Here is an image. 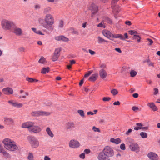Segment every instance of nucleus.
<instances>
[{"label":"nucleus","instance_id":"f8f14e48","mask_svg":"<svg viewBox=\"0 0 160 160\" xmlns=\"http://www.w3.org/2000/svg\"><path fill=\"white\" fill-rule=\"evenodd\" d=\"M118 0H113L111 3L112 7L114 11L116 12H118L120 10V9H119L120 7L118 5L115 6L116 3Z\"/></svg>","mask_w":160,"mask_h":160},{"label":"nucleus","instance_id":"5fc2aeb1","mask_svg":"<svg viewBox=\"0 0 160 160\" xmlns=\"http://www.w3.org/2000/svg\"><path fill=\"white\" fill-rule=\"evenodd\" d=\"M132 110L134 111H138L139 110V109L138 107H136V106H133L132 108Z\"/></svg>","mask_w":160,"mask_h":160},{"label":"nucleus","instance_id":"e2e57ef3","mask_svg":"<svg viewBox=\"0 0 160 160\" xmlns=\"http://www.w3.org/2000/svg\"><path fill=\"white\" fill-rule=\"evenodd\" d=\"M78 31L77 30H73L72 32V34H78Z\"/></svg>","mask_w":160,"mask_h":160},{"label":"nucleus","instance_id":"39448f33","mask_svg":"<svg viewBox=\"0 0 160 160\" xmlns=\"http://www.w3.org/2000/svg\"><path fill=\"white\" fill-rule=\"evenodd\" d=\"M1 25L3 30H8L14 25V24L12 21L3 19L1 22Z\"/></svg>","mask_w":160,"mask_h":160},{"label":"nucleus","instance_id":"2eb2a0df","mask_svg":"<svg viewBox=\"0 0 160 160\" xmlns=\"http://www.w3.org/2000/svg\"><path fill=\"white\" fill-rule=\"evenodd\" d=\"M148 157L151 160H158V159L157 154L152 152H149Z\"/></svg>","mask_w":160,"mask_h":160},{"label":"nucleus","instance_id":"338daca9","mask_svg":"<svg viewBox=\"0 0 160 160\" xmlns=\"http://www.w3.org/2000/svg\"><path fill=\"white\" fill-rule=\"evenodd\" d=\"M120 104V102L119 101H117V102H115L113 103V105H119Z\"/></svg>","mask_w":160,"mask_h":160},{"label":"nucleus","instance_id":"37998d69","mask_svg":"<svg viewBox=\"0 0 160 160\" xmlns=\"http://www.w3.org/2000/svg\"><path fill=\"white\" fill-rule=\"evenodd\" d=\"M61 50L60 48H58L55 49L54 53L58 56H59V53Z\"/></svg>","mask_w":160,"mask_h":160},{"label":"nucleus","instance_id":"603ef678","mask_svg":"<svg viewBox=\"0 0 160 160\" xmlns=\"http://www.w3.org/2000/svg\"><path fill=\"white\" fill-rule=\"evenodd\" d=\"M92 72V71H89L84 76V77H88Z\"/></svg>","mask_w":160,"mask_h":160},{"label":"nucleus","instance_id":"052dcab7","mask_svg":"<svg viewBox=\"0 0 160 160\" xmlns=\"http://www.w3.org/2000/svg\"><path fill=\"white\" fill-rule=\"evenodd\" d=\"M25 49L22 47H20L19 48V50L20 52H25Z\"/></svg>","mask_w":160,"mask_h":160},{"label":"nucleus","instance_id":"a878e982","mask_svg":"<svg viewBox=\"0 0 160 160\" xmlns=\"http://www.w3.org/2000/svg\"><path fill=\"white\" fill-rule=\"evenodd\" d=\"M136 126L134 128V129L136 131L142 129V127L143 126L142 124L140 123H136Z\"/></svg>","mask_w":160,"mask_h":160},{"label":"nucleus","instance_id":"0eeeda50","mask_svg":"<svg viewBox=\"0 0 160 160\" xmlns=\"http://www.w3.org/2000/svg\"><path fill=\"white\" fill-rule=\"evenodd\" d=\"M50 114V112L42 111H38L32 112L31 113L32 116L38 117L40 116H48Z\"/></svg>","mask_w":160,"mask_h":160},{"label":"nucleus","instance_id":"bf43d9fd","mask_svg":"<svg viewBox=\"0 0 160 160\" xmlns=\"http://www.w3.org/2000/svg\"><path fill=\"white\" fill-rule=\"evenodd\" d=\"M132 130L131 129H129L128 131L126 132L125 134L126 135H129L130 133L132 132Z\"/></svg>","mask_w":160,"mask_h":160},{"label":"nucleus","instance_id":"4468645a","mask_svg":"<svg viewBox=\"0 0 160 160\" xmlns=\"http://www.w3.org/2000/svg\"><path fill=\"white\" fill-rule=\"evenodd\" d=\"M2 92L4 94L7 95H9L13 93L12 89L9 87L4 88L2 89Z\"/></svg>","mask_w":160,"mask_h":160},{"label":"nucleus","instance_id":"473e14b6","mask_svg":"<svg viewBox=\"0 0 160 160\" xmlns=\"http://www.w3.org/2000/svg\"><path fill=\"white\" fill-rule=\"evenodd\" d=\"M98 43H101L103 42H107V41L105 40L104 39L100 36H98Z\"/></svg>","mask_w":160,"mask_h":160},{"label":"nucleus","instance_id":"72a5a7b5","mask_svg":"<svg viewBox=\"0 0 160 160\" xmlns=\"http://www.w3.org/2000/svg\"><path fill=\"white\" fill-rule=\"evenodd\" d=\"M26 80L27 81L31 82H37L38 81V80H36V79H34L32 78H30L28 77L27 78H26Z\"/></svg>","mask_w":160,"mask_h":160},{"label":"nucleus","instance_id":"aec40b11","mask_svg":"<svg viewBox=\"0 0 160 160\" xmlns=\"http://www.w3.org/2000/svg\"><path fill=\"white\" fill-rule=\"evenodd\" d=\"M110 141L112 143L118 144L121 143V140L119 138H117L116 139L114 138H111L110 139Z\"/></svg>","mask_w":160,"mask_h":160},{"label":"nucleus","instance_id":"7c9ffc66","mask_svg":"<svg viewBox=\"0 0 160 160\" xmlns=\"http://www.w3.org/2000/svg\"><path fill=\"white\" fill-rule=\"evenodd\" d=\"M103 21L104 22H105L109 24H112V20L108 17H105L103 19Z\"/></svg>","mask_w":160,"mask_h":160},{"label":"nucleus","instance_id":"0e129e2a","mask_svg":"<svg viewBox=\"0 0 160 160\" xmlns=\"http://www.w3.org/2000/svg\"><path fill=\"white\" fill-rule=\"evenodd\" d=\"M88 52L92 55H94L95 53V52L94 51L91 49H89Z\"/></svg>","mask_w":160,"mask_h":160},{"label":"nucleus","instance_id":"dca6fc26","mask_svg":"<svg viewBox=\"0 0 160 160\" xmlns=\"http://www.w3.org/2000/svg\"><path fill=\"white\" fill-rule=\"evenodd\" d=\"M13 32L16 35L21 36L22 34L23 31L21 28L15 27L13 28Z\"/></svg>","mask_w":160,"mask_h":160},{"label":"nucleus","instance_id":"a18cd8bd","mask_svg":"<svg viewBox=\"0 0 160 160\" xmlns=\"http://www.w3.org/2000/svg\"><path fill=\"white\" fill-rule=\"evenodd\" d=\"M97 26L100 28H105V25H104L103 21H102Z\"/></svg>","mask_w":160,"mask_h":160},{"label":"nucleus","instance_id":"4d7b16f0","mask_svg":"<svg viewBox=\"0 0 160 160\" xmlns=\"http://www.w3.org/2000/svg\"><path fill=\"white\" fill-rule=\"evenodd\" d=\"M147 62L149 66H151L152 67H154L153 63L152 62H151L149 60Z\"/></svg>","mask_w":160,"mask_h":160},{"label":"nucleus","instance_id":"ddd939ff","mask_svg":"<svg viewBox=\"0 0 160 160\" xmlns=\"http://www.w3.org/2000/svg\"><path fill=\"white\" fill-rule=\"evenodd\" d=\"M8 102L10 104L15 107L20 108L23 106V104L22 103H18L14 100H9Z\"/></svg>","mask_w":160,"mask_h":160},{"label":"nucleus","instance_id":"5701e85b","mask_svg":"<svg viewBox=\"0 0 160 160\" xmlns=\"http://www.w3.org/2000/svg\"><path fill=\"white\" fill-rule=\"evenodd\" d=\"M98 74L97 73L92 74L89 78L88 80L90 81H94L97 78Z\"/></svg>","mask_w":160,"mask_h":160},{"label":"nucleus","instance_id":"412c9836","mask_svg":"<svg viewBox=\"0 0 160 160\" xmlns=\"http://www.w3.org/2000/svg\"><path fill=\"white\" fill-rule=\"evenodd\" d=\"M4 119L5 123L8 125L12 124L13 122V120L10 118L5 117Z\"/></svg>","mask_w":160,"mask_h":160},{"label":"nucleus","instance_id":"c03bdc74","mask_svg":"<svg viewBox=\"0 0 160 160\" xmlns=\"http://www.w3.org/2000/svg\"><path fill=\"white\" fill-rule=\"evenodd\" d=\"M38 62L41 63H44L45 62V58L43 57H42L39 60Z\"/></svg>","mask_w":160,"mask_h":160},{"label":"nucleus","instance_id":"4be33fe9","mask_svg":"<svg viewBox=\"0 0 160 160\" xmlns=\"http://www.w3.org/2000/svg\"><path fill=\"white\" fill-rule=\"evenodd\" d=\"M147 105L150 107L153 111H156L158 110V108L153 102L148 103L147 104Z\"/></svg>","mask_w":160,"mask_h":160},{"label":"nucleus","instance_id":"864d4df0","mask_svg":"<svg viewBox=\"0 0 160 160\" xmlns=\"http://www.w3.org/2000/svg\"><path fill=\"white\" fill-rule=\"evenodd\" d=\"M79 157L82 159H84L85 158V154L84 153H82L79 155Z\"/></svg>","mask_w":160,"mask_h":160},{"label":"nucleus","instance_id":"13d9d810","mask_svg":"<svg viewBox=\"0 0 160 160\" xmlns=\"http://www.w3.org/2000/svg\"><path fill=\"white\" fill-rule=\"evenodd\" d=\"M55 40L57 41H61V36H57L55 37Z\"/></svg>","mask_w":160,"mask_h":160},{"label":"nucleus","instance_id":"f704fd0d","mask_svg":"<svg viewBox=\"0 0 160 160\" xmlns=\"http://www.w3.org/2000/svg\"><path fill=\"white\" fill-rule=\"evenodd\" d=\"M130 74L131 77H134L137 74V72L134 70H131L130 72Z\"/></svg>","mask_w":160,"mask_h":160},{"label":"nucleus","instance_id":"de8ad7c7","mask_svg":"<svg viewBox=\"0 0 160 160\" xmlns=\"http://www.w3.org/2000/svg\"><path fill=\"white\" fill-rule=\"evenodd\" d=\"M92 129L95 132H100V131L99 129L98 128H96L95 126H93L92 128Z\"/></svg>","mask_w":160,"mask_h":160},{"label":"nucleus","instance_id":"4c0bfd02","mask_svg":"<svg viewBox=\"0 0 160 160\" xmlns=\"http://www.w3.org/2000/svg\"><path fill=\"white\" fill-rule=\"evenodd\" d=\"M111 93L114 96H115L118 93V91L115 89H113L111 91Z\"/></svg>","mask_w":160,"mask_h":160},{"label":"nucleus","instance_id":"680f3d73","mask_svg":"<svg viewBox=\"0 0 160 160\" xmlns=\"http://www.w3.org/2000/svg\"><path fill=\"white\" fill-rule=\"evenodd\" d=\"M63 25V22L62 21H61L60 22L59 25V27L60 28H62V27Z\"/></svg>","mask_w":160,"mask_h":160},{"label":"nucleus","instance_id":"1a4fd4ad","mask_svg":"<svg viewBox=\"0 0 160 160\" xmlns=\"http://www.w3.org/2000/svg\"><path fill=\"white\" fill-rule=\"evenodd\" d=\"M35 123L32 122H28L23 123L21 127L23 128H28V130L30 132L32 127L34 125Z\"/></svg>","mask_w":160,"mask_h":160},{"label":"nucleus","instance_id":"6e6552de","mask_svg":"<svg viewBox=\"0 0 160 160\" xmlns=\"http://www.w3.org/2000/svg\"><path fill=\"white\" fill-rule=\"evenodd\" d=\"M69 146L72 148H77L80 147V144L77 140L75 139H72L70 141Z\"/></svg>","mask_w":160,"mask_h":160},{"label":"nucleus","instance_id":"20e7f679","mask_svg":"<svg viewBox=\"0 0 160 160\" xmlns=\"http://www.w3.org/2000/svg\"><path fill=\"white\" fill-rule=\"evenodd\" d=\"M127 144L128 145L130 149L132 151L138 152L140 151V147L139 145L136 142H133V140L128 138L126 139Z\"/></svg>","mask_w":160,"mask_h":160},{"label":"nucleus","instance_id":"c756f323","mask_svg":"<svg viewBox=\"0 0 160 160\" xmlns=\"http://www.w3.org/2000/svg\"><path fill=\"white\" fill-rule=\"evenodd\" d=\"M50 68L49 67L46 68H43L41 71V73L45 74L46 72H48L49 71Z\"/></svg>","mask_w":160,"mask_h":160},{"label":"nucleus","instance_id":"6ab92c4d","mask_svg":"<svg viewBox=\"0 0 160 160\" xmlns=\"http://www.w3.org/2000/svg\"><path fill=\"white\" fill-rule=\"evenodd\" d=\"M75 124L74 122H69L66 124V128L67 129H72L75 128Z\"/></svg>","mask_w":160,"mask_h":160},{"label":"nucleus","instance_id":"2f4dec72","mask_svg":"<svg viewBox=\"0 0 160 160\" xmlns=\"http://www.w3.org/2000/svg\"><path fill=\"white\" fill-rule=\"evenodd\" d=\"M62 41L64 42H67L69 41V39L63 35H61V41Z\"/></svg>","mask_w":160,"mask_h":160},{"label":"nucleus","instance_id":"a19ab883","mask_svg":"<svg viewBox=\"0 0 160 160\" xmlns=\"http://www.w3.org/2000/svg\"><path fill=\"white\" fill-rule=\"evenodd\" d=\"M128 32L131 35H133L134 37L136 36L137 33V32L135 30H130Z\"/></svg>","mask_w":160,"mask_h":160},{"label":"nucleus","instance_id":"c9c22d12","mask_svg":"<svg viewBox=\"0 0 160 160\" xmlns=\"http://www.w3.org/2000/svg\"><path fill=\"white\" fill-rule=\"evenodd\" d=\"M140 134L141 137L143 138H146L148 137V134L145 132H141Z\"/></svg>","mask_w":160,"mask_h":160},{"label":"nucleus","instance_id":"6e6d98bb","mask_svg":"<svg viewBox=\"0 0 160 160\" xmlns=\"http://www.w3.org/2000/svg\"><path fill=\"white\" fill-rule=\"evenodd\" d=\"M90 152L91 151L89 149H86L84 150V153L87 154H88L90 153Z\"/></svg>","mask_w":160,"mask_h":160},{"label":"nucleus","instance_id":"bb28decb","mask_svg":"<svg viewBox=\"0 0 160 160\" xmlns=\"http://www.w3.org/2000/svg\"><path fill=\"white\" fill-rule=\"evenodd\" d=\"M52 8L50 7H47L45 8L43 10V13L44 14H48L51 11Z\"/></svg>","mask_w":160,"mask_h":160},{"label":"nucleus","instance_id":"69168bd1","mask_svg":"<svg viewBox=\"0 0 160 160\" xmlns=\"http://www.w3.org/2000/svg\"><path fill=\"white\" fill-rule=\"evenodd\" d=\"M44 160H51V158L48 156H45L44 158Z\"/></svg>","mask_w":160,"mask_h":160},{"label":"nucleus","instance_id":"f03ea898","mask_svg":"<svg viewBox=\"0 0 160 160\" xmlns=\"http://www.w3.org/2000/svg\"><path fill=\"white\" fill-rule=\"evenodd\" d=\"M38 21L39 23L47 29L50 31L53 30L52 25L54 23V20L51 14H47L45 15L44 19L39 18Z\"/></svg>","mask_w":160,"mask_h":160},{"label":"nucleus","instance_id":"f257e3e1","mask_svg":"<svg viewBox=\"0 0 160 160\" xmlns=\"http://www.w3.org/2000/svg\"><path fill=\"white\" fill-rule=\"evenodd\" d=\"M114 151L111 147L107 146L104 148L102 151L98 155V160H111V158L114 156Z\"/></svg>","mask_w":160,"mask_h":160},{"label":"nucleus","instance_id":"b1692460","mask_svg":"<svg viewBox=\"0 0 160 160\" xmlns=\"http://www.w3.org/2000/svg\"><path fill=\"white\" fill-rule=\"evenodd\" d=\"M46 132L48 135L51 138L54 137V135L52 132L51 131L49 127H47L46 128Z\"/></svg>","mask_w":160,"mask_h":160},{"label":"nucleus","instance_id":"e433bc0d","mask_svg":"<svg viewBox=\"0 0 160 160\" xmlns=\"http://www.w3.org/2000/svg\"><path fill=\"white\" fill-rule=\"evenodd\" d=\"M1 153H2L3 155L5 157H8L9 156V154L6 151H5L3 149V150H2V152Z\"/></svg>","mask_w":160,"mask_h":160},{"label":"nucleus","instance_id":"a211bd4d","mask_svg":"<svg viewBox=\"0 0 160 160\" xmlns=\"http://www.w3.org/2000/svg\"><path fill=\"white\" fill-rule=\"evenodd\" d=\"M99 75L102 79L105 78L107 76V71L104 69H101L99 71Z\"/></svg>","mask_w":160,"mask_h":160},{"label":"nucleus","instance_id":"79ce46f5","mask_svg":"<svg viewBox=\"0 0 160 160\" xmlns=\"http://www.w3.org/2000/svg\"><path fill=\"white\" fill-rule=\"evenodd\" d=\"M147 42H148V46H151L153 44V41L151 39L148 38L146 39Z\"/></svg>","mask_w":160,"mask_h":160},{"label":"nucleus","instance_id":"774afa93","mask_svg":"<svg viewBox=\"0 0 160 160\" xmlns=\"http://www.w3.org/2000/svg\"><path fill=\"white\" fill-rule=\"evenodd\" d=\"M154 90V94L156 95L158 94V89L157 88H155Z\"/></svg>","mask_w":160,"mask_h":160},{"label":"nucleus","instance_id":"7ed1b4c3","mask_svg":"<svg viewBox=\"0 0 160 160\" xmlns=\"http://www.w3.org/2000/svg\"><path fill=\"white\" fill-rule=\"evenodd\" d=\"M3 142L4 147L8 150L14 151L18 149V147L16 143L13 141L8 138L5 139Z\"/></svg>","mask_w":160,"mask_h":160},{"label":"nucleus","instance_id":"9d476101","mask_svg":"<svg viewBox=\"0 0 160 160\" xmlns=\"http://www.w3.org/2000/svg\"><path fill=\"white\" fill-rule=\"evenodd\" d=\"M42 130V129L40 126L33 125V127H32L31 129H30V132L37 134L41 132Z\"/></svg>","mask_w":160,"mask_h":160},{"label":"nucleus","instance_id":"3c124183","mask_svg":"<svg viewBox=\"0 0 160 160\" xmlns=\"http://www.w3.org/2000/svg\"><path fill=\"white\" fill-rule=\"evenodd\" d=\"M100 67L102 69H104L106 68V65L104 63H102L100 64Z\"/></svg>","mask_w":160,"mask_h":160},{"label":"nucleus","instance_id":"393cba45","mask_svg":"<svg viewBox=\"0 0 160 160\" xmlns=\"http://www.w3.org/2000/svg\"><path fill=\"white\" fill-rule=\"evenodd\" d=\"M112 38L113 39V38H119L120 39L122 40H124L125 38L123 37V35L122 34H112Z\"/></svg>","mask_w":160,"mask_h":160},{"label":"nucleus","instance_id":"49530a36","mask_svg":"<svg viewBox=\"0 0 160 160\" xmlns=\"http://www.w3.org/2000/svg\"><path fill=\"white\" fill-rule=\"evenodd\" d=\"M132 39L133 40L137 39L138 42H140V41L141 38L139 35H136V36L132 38Z\"/></svg>","mask_w":160,"mask_h":160},{"label":"nucleus","instance_id":"f3484780","mask_svg":"<svg viewBox=\"0 0 160 160\" xmlns=\"http://www.w3.org/2000/svg\"><path fill=\"white\" fill-rule=\"evenodd\" d=\"M90 9L91 10L92 12V17H93L94 15L98 11V7L95 4H92L90 8Z\"/></svg>","mask_w":160,"mask_h":160},{"label":"nucleus","instance_id":"58836bf2","mask_svg":"<svg viewBox=\"0 0 160 160\" xmlns=\"http://www.w3.org/2000/svg\"><path fill=\"white\" fill-rule=\"evenodd\" d=\"M59 57V56L56 55L54 53L52 59L53 61L55 62L58 60Z\"/></svg>","mask_w":160,"mask_h":160},{"label":"nucleus","instance_id":"cd10ccee","mask_svg":"<svg viewBox=\"0 0 160 160\" xmlns=\"http://www.w3.org/2000/svg\"><path fill=\"white\" fill-rule=\"evenodd\" d=\"M32 30L36 33L41 35H44V34L42 33L41 31L39 30H37L36 28H32Z\"/></svg>","mask_w":160,"mask_h":160},{"label":"nucleus","instance_id":"8fccbe9b","mask_svg":"<svg viewBox=\"0 0 160 160\" xmlns=\"http://www.w3.org/2000/svg\"><path fill=\"white\" fill-rule=\"evenodd\" d=\"M120 148L122 150H125L126 149L125 145L124 143L121 144L120 145Z\"/></svg>","mask_w":160,"mask_h":160},{"label":"nucleus","instance_id":"423d86ee","mask_svg":"<svg viewBox=\"0 0 160 160\" xmlns=\"http://www.w3.org/2000/svg\"><path fill=\"white\" fill-rule=\"evenodd\" d=\"M28 139L29 143L32 147L37 148L39 146V142L35 137L29 136Z\"/></svg>","mask_w":160,"mask_h":160},{"label":"nucleus","instance_id":"ea45409f","mask_svg":"<svg viewBox=\"0 0 160 160\" xmlns=\"http://www.w3.org/2000/svg\"><path fill=\"white\" fill-rule=\"evenodd\" d=\"M78 112L82 117L84 118L85 117L84 113L83 110H78Z\"/></svg>","mask_w":160,"mask_h":160},{"label":"nucleus","instance_id":"9b49d317","mask_svg":"<svg viewBox=\"0 0 160 160\" xmlns=\"http://www.w3.org/2000/svg\"><path fill=\"white\" fill-rule=\"evenodd\" d=\"M102 34L105 37H107L111 40H113V39L112 38V34L110 31L104 30L102 31Z\"/></svg>","mask_w":160,"mask_h":160},{"label":"nucleus","instance_id":"09e8293b","mask_svg":"<svg viewBox=\"0 0 160 160\" xmlns=\"http://www.w3.org/2000/svg\"><path fill=\"white\" fill-rule=\"evenodd\" d=\"M111 98L109 97H104L102 98V100L104 101H108L111 100Z\"/></svg>","mask_w":160,"mask_h":160},{"label":"nucleus","instance_id":"c85d7f7f","mask_svg":"<svg viewBox=\"0 0 160 160\" xmlns=\"http://www.w3.org/2000/svg\"><path fill=\"white\" fill-rule=\"evenodd\" d=\"M33 154L32 152H29L27 156V158L28 160H34Z\"/></svg>","mask_w":160,"mask_h":160}]
</instances>
